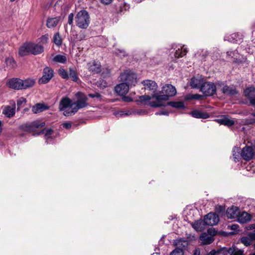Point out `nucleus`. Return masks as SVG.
Segmentation results:
<instances>
[{
	"instance_id": "f257e3e1",
	"label": "nucleus",
	"mask_w": 255,
	"mask_h": 255,
	"mask_svg": "<svg viewBox=\"0 0 255 255\" xmlns=\"http://www.w3.org/2000/svg\"><path fill=\"white\" fill-rule=\"evenodd\" d=\"M77 100L75 102L67 97L62 98L59 105V110L62 112L63 115L66 117L72 116L81 109L87 107L89 104L87 103V97L82 93L76 94Z\"/></svg>"
},
{
	"instance_id": "f03ea898",
	"label": "nucleus",
	"mask_w": 255,
	"mask_h": 255,
	"mask_svg": "<svg viewBox=\"0 0 255 255\" xmlns=\"http://www.w3.org/2000/svg\"><path fill=\"white\" fill-rule=\"evenodd\" d=\"M176 94V90L171 84H166L162 87V90L158 94H154L153 97H155L157 103H151L150 105L154 108L165 106V102L168 100L170 97H173Z\"/></svg>"
},
{
	"instance_id": "7ed1b4c3",
	"label": "nucleus",
	"mask_w": 255,
	"mask_h": 255,
	"mask_svg": "<svg viewBox=\"0 0 255 255\" xmlns=\"http://www.w3.org/2000/svg\"><path fill=\"white\" fill-rule=\"evenodd\" d=\"M76 25L80 28L86 29L90 23V16L87 11L81 10L78 11L75 17Z\"/></svg>"
},
{
	"instance_id": "20e7f679",
	"label": "nucleus",
	"mask_w": 255,
	"mask_h": 255,
	"mask_svg": "<svg viewBox=\"0 0 255 255\" xmlns=\"http://www.w3.org/2000/svg\"><path fill=\"white\" fill-rule=\"evenodd\" d=\"M120 80L122 83H126L129 87L134 86L136 83V75L132 71L127 70L121 73Z\"/></svg>"
},
{
	"instance_id": "39448f33",
	"label": "nucleus",
	"mask_w": 255,
	"mask_h": 255,
	"mask_svg": "<svg viewBox=\"0 0 255 255\" xmlns=\"http://www.w3.org/2000/svg\"><path fill=\"white\" fill-rule=\"evenodd\" d=\"M216 234V231L213 228L208 230L207 233H202L200 236V240L202 245H209L214 240V236Z\"/></svg>"
},
{
	"instance_id": "423d86ee",
	"label": "nucleus",
	"mask_w": 255,
	"mask_h": 255,
	"mask_svg": "<svg viewBox=\"0 0 255 255\" xmlns=\"http://www.w3.org/2000/svg\"><path fill=\"white\" fill-rule=\"evenodd\" d=\"M216 86L214 83L205 81L201 87L200 91L206 96H211L216 93Z\"/></svg>"
},
{
	"instance_id": "0eeeda50",
	"label": "nucleus",
	"mask_w": 255,
	"mask_h": 255,
	"mask_svg": "<svg viewBox=\"0 0 255 255\" xmlns=\"http://www.w3.org/2000/svg\"><path fill=\"white\" fill-rule=\"evenodd\" d=\"M255 154V145H247L243 148L241 151L242 157L245 160H250Z\"/></svg>"
},
{
	"instance_id": "6e6552de",
	"label": "nucleus",
	"mask_w": 255,
	"mask_h": 255,
	"mask_svg": "<svg viewBox=\"0 0 255 255\" xmlns=\"http://www.w3.org/2000/svg\"><path fill=\"white\" fill-rule=\"evenodd\" d=\"M204 220L206 225L213 226L218 223L219 218L216 214L209 213L205 216Z\"/></svg>"
},
{
	"instance_id": "1a4fd4ad",
	"label": "nucleus",
	"mask_w": 255,
	"mask_h": 255,
	"mask_svg": "<svg viewBox=\"0 0 255 255\" xmlns=\"http://www.w3.org/2000/svg\"><path fill=\"white\" fill-rule=\"evenodd\" d=\"M53 76V71L49 67H46L43 69L42 77L39 79L40 84H46L48 83Z\"/></svg>"
},
{
	"instance_id": "9d476101",
	"label": "nucleus",
	"mask_w": 255,
	"mask_h": 255,
	"mask_svg": "<svg viewBox=\"0 0 255 255\" xmlns=\"http://www.w3.org/2000/svg\"><path fill=\"white\" fill-rule=\"evenodd\" d=\"M172 47L175 50L174 56L176 58L184 56L187 52V48H185L184 46H182L181 44H174L172 45Z\"/></svg>"
},
{
	"instance_id": "9b49d317",
	"label": "nucleus",
	"mask_w": 255,
	"mask_h": 255,
	"mask_svg": "<svg viewBox=\"0 0 255 255\" xmlns=\"http://www.w3.org/2000/svg\"><path fill=\"white\" fill-rule=\"evenodd\" d=\"M129 86L126 83H122L117 85L115 87V91L120 96L126 95L129 91Z\"/></svg>"
},
{
	"instance_id": "f8f14e48",
	"label": "nucleus",
	"mask_w": 255,
	"mask_h": 255,
	"mask_svg": "<svg viewBox=\"0 0 255 255\" xmlns=\"http://www.w3.org/2000/svg\"><path fill=\"white\" fill-rule=\"evenodd\" d=\"M145 90H149L153 93H155L158 88L156 83L152 80H146L142 82Z\"/></svg>"
},
{
	"instance_id": "ddd939ff",
	"label": "nucleus",
	"mask_w": 255,
	"mask_h": 255,
	"mask_svg": "<svg viewBox=\"0 0 255 255\" xmlns=\"http://www.w3.org/2000/svg\"><path fill=\"white\" fill-rule=\"evenodd\" d=\"M245 95L249 99L252 105L255 106V88L249 87L244 91Z\"/></svg>"
},
{
	"instance_id": "4468645a",
	"label": "nucleus",
	"mask_w": 255,
	"mask_h": 255,
	"mask_svg": "<svg viewBox=\"0 0 255 255\" xmlns=\"http://www.w3.org/2000/svg\"><path fill=\"white\" fill-rule=\"evenodd\" d=\"M31 54L30 42L24 43L19 49V54L25 56Z\"/></svg>"
},
{
	"instance_id": "2eb2a0df",
	"label": "nucleus",
	"mask_w": 255,
	"mask_h": 255,
	"mask_svg": "<svg viewBox=\"0 0 255 255\" xmlns=\"http://www.w3.org/2000/svg\"><path fill=\"white\" fill-rule=\"evenodd\" d=\"M227 216L229 219H235L240 215V210L236 206H232L227 209Z\"/></svg>"
},
{
	"instance_id": "dca6fc26",
	"label": "nucleus",
	"mask_w": 255,
	"mask_h": 255,
	"mask_svg": "<svg viewBox=\"0 0 255 255\" xmlns=\"http://www.w3.org/2000/svg\"><path fill=\"white\" fill-rule=\"evenodd\" d=\"M215 121L220 125H223L227 126H232L235 124V121L229 119L226 116H222L220 118L215 120Z\"/></svg>"
},
{
	"instance_id": "f3484780",
	"label": "nucleus",
	"mask_w": 255,
	"mask_h": 255,
	"mask_svg": "<svg viewBox=\"0 0 255 255\" xmlns=\"http://www.w3.org/2000/svg\"><path fill=\"white\" fill-rule=\"evenodd\" d=\"M22 80L15 78L11 79L8 82V86L13 89L20 90L22 89Z\"/></svg>"
},
{
	"instance_id": "a211bd4d",
	"label": "nucleus",
	"mask_w": 255,
	"mask_h": 255,
	"mask_svg": "<svg viewBox=\"0 0 255 255\" xmlns=\"http://www.w3.org/2000/svg\"><path fill=\"white\" fill-rule=\"evenodd\" d=\"M219 86H221L223 85V87L221 89L223 93L225 94L229 95L231 96L235 95L238 94V92L235 87L233 86H228L227 85H224L223 84H218Z\"/></svg>"
},
{
	"instance_id": "6ab92c4d",
	"label": "nucleus",
	"mask_w": 255,
	"mask_h": 255,
	"mask_svg": "<svg viewBox=\"0 0 255 255\" xmlns=\"http://www.w3.org/2000/svg\"><path fill=\"white\" fill-rule=\"evenodd\" d=\"M139 99L142 104L148 105L151 107H152L150 104L151 103H157V100L155 97H153V95L152 96L148 95L141 96L139 97Z\"/></svg>"
},
{
	"instance_id": "aec40b11",
	"label": "nucleus",
	"mask_w": 255,
	"mask_h": 255,
	"mask_svg": "<svg viewBox=\"0 0 255 255\" xmlns=\"http://www.w3.org/2000/svg\"><path fill=\"white\" fill-rule=\"evenodd\" d=\"M88 69L92 73H99L101 72V65L99 62L93 61L88 64Z\"/></svg>"
},
{
	"instance_id": "412c9836",
	"label": "nucleus",
	"mask_w": 255,
	"mask_h": 255,
	"mask_svg": "<svg viewBox=\"0 0 255 255\" xmlns=\"http://www.w3.org/2000/svg\"><path fill=\"white\" fill-rule=\"evenodd\" d=\"M225 39L233 43H240L242 40V35L239 33H234L226 36Z\"/></svg>"
},
{
	"instance_id": "4be33fe9",
	"label": "nucleus",
	"mask_w": 255,
	"mask_h": 255,
	"mask_svg": "<svg viewBox=\"0 0 255 255\" xmlns=\"http://www.w3.org/2000/svg\"><path fill=\"white\" fill-rule=\"evenodd\" d=\"M205 81V80L201 77H193L191 79L190 86L193 88H200V90Z\"/></svg>"
},
{
	"instance_id": "5701e85b",
	"label": "nucleus",
	"mask_w": 255,
	"mask_h": 255,
	"mask_svg": "<svg viewBox=\"0 0 255 255\" xmlns=\"http://www.w3.org/2000/svg\"><path fill=\"white\" fill-rule=\"evenodd\" d=\"M15 104L14 103L12 107L9 106H5L2 110V114L6 117L11 118L15 113Z\"/></svg>"
},
{
	"instance_id": "b1692460",
	"label": "nucleus",
	"mask_w": 255,
	"mask_h": 255,
	"mask_svg": "<svg viewBox=\"0 0 255 255\" xmlns=\"http://www.w3.org/2000/svg\"><path fill=\"white\" fill-rule=\"evenodd\" d=\"M191 225L193 229L196 231H202L205 229V226H206L204 220L195 221L194 222L191 223Z\"/></svg>"
},
{
	"instance_id": "393cba45",
	"label": "nucleus",
	"mask_w": 255,
	"mask_h": 255,
	"mask_svg": "<svg viewBox=\"0 0 255 255\" xmlns=\"http://www.w3.org/2000/svg\"><path fill=\"white\" fill-rule=\"evenodd\" d=\"M31 54L37 55L42 53L44 51L43 47L33 42H30Z\"/></svg>"
},
{
	"instance_id": "a878e982",
	"label": "nucleus",
	"mask_w": 255,
	"mask_h": 255,
	"mask_svg": "<svg viewBox=\"0 0 255 255\" xmlns=\"http://www.w3.org/2000/svg\"><path fill=\"white\" fill-rule=\"evenodd\" d=\"M49 107L43 104L38 103L32 107V111L34 114L41 113L44 111L48 110Z\"/></svg>"
},
{
	"instance_id": "bb28decb",
	"label": "nucleus",
	"mask_w": 255,
	"mask_h": 255,
	"mask_svg": "<svg viewBox=\"0 0 255 255\" xmlns=\"http://www.w3.org/2000/svg\"><path fill=\"white\" fill-rule=\"evenodd\" d=\"M146 114V112L145 110L138 109V110H131L130 111H128L127 112L122 111L121 112V116H129L131 115H143Z\"/></svg>"
},
{
	"instance_id": "cd10ccee",
	"label": "nucleus",
	"mask_w": 255,
	"mask_h": 255,
	"mask_svg": "<svg viewBox=\"0 0 255 255\" xmlns=\"http://www.w3.org/2000/svg\"><path fill=\"white\" fill-rule=\"evenodd\" d=\"M251 216L248 213L243 212L238 217V221L239 222L244 224L250 221L251 220Z\"/></svg>"
},
{
	"instance_id": "c85d7f7f",
	"label": "nucleus",
	"mask_w": 255,
	"mask_h": 255,
	"mask_svg": "<svg viewBox=\"0 0 255 255\" xmlns=\"http://www.w3.org/2000/svg\"><path fill=\"white\" fill-rule=\"evenodd\" d=\"M59 20L60 17L48 18L47 20L46 25L49 28L54 27L58 24Z\"/></svg>"
},
{
	"instance_id": "c756f323",
	"label": "nucleus",
	"mask_w": 255,
	"mask_h": 255,
	"mask_svg": "<svg viewBox=\"0 0 255 255\" xmlns=\"http://www.w3.org/2000/svg\"><path fill=\"white\" fill-rule=\"evenodd\" d=\"M192 117L196 118L207 119L209 117V115L206 112H202L199 111H194L191 113Z\"/></svg>"
},
{
	"instance_id": "7c9ffc66",
	"label": "nucleus",
	"mask_w": 255,
	"mask_h": 255,
	"mask_svg": "<svg viewBox=\"0 0 255 255\" xmlns=\"http://www.w3.org/2000/svg\"><path fill=\"white\" fill-rule=\"evenodd\" d=\"M225 250H226V252L228 251L229 253H233L234 252L232 248L228 249L226 248H222L217 250H213L210 251L207 255H219Z\"/></svg>"
},
{
	"instance_id": "2f4dec72",
	"label": "nucleus",
	"mask_w": 255,
	"mask_h": 255,
	"mask_svg": "<svg viewBox=\"0 0 255 255\" xmlns=\"http://www.w3.org/2000/svg\"><path fill=\"white\" fill-rule=\"evenodd\" d=\"M232 152L234 161L235 162L239 161L242 157L240 148L238 147H235Z\"/></svg>"
},
{
	"instance_id": "473e14b6",
	"label": "nucleus",
	"mask_w": 255,
	"mask_h": 255,
	"mask_svg": "<svg viewBox=\"0 0 255 255\" xmlns=\"http://www.w3.org/2000/svg\"><path fill=\"white\" fill-rule=\"evenodd\" d=\"M35 84V81L32 79H27L24 81L22 80V89H27L32 87Z\"/></svg>"
},
{
	"instance_id": "72a5a7b5",
	"label": "nucleus",
	"mask_w": 255,
	"mask_h": 255,
	"mask_svg": "<svg viewBox=\"0 0 255 255\" xmlns=\"http://www.w3.org/2000/svg\"><path fill=\"white\" fill-rule=\"evenodd\" d=\"M45 125L44 122H42L39 121H34L29 124L28 127L31 129H34L39 128L43 127Z\"/></svg>"
},
{
	"instance_id": "f704fd0d",
	"label": "nucleus",
	"mask_w": 255,
	"mask_h": 255,
	"mask_svg": "<svg viewBox=\"0 0 255 255\" xmlns=\"http://www.w3.org/2000/svg\"><path fill=\"white\" fill-rule=\"evenodd\" d=\"M52 60L57 63H65L67 61V58L65 55L58 54L54 57Z\"/></svg>"
},
{
	"instance_id": "c9c22d12",
	"label": "nucleus",
	"mask_w": 255,
	"mask_h": 255,
	"mask_svg": "<svg viewBox=\"0 0 255 255\" xmlns=\"http://www.w3.org/2000/svg\"><path fill=\"white\" fill-rule=\"evenodd\" d=\"M53 133V130L50 128H44L41 130L38 134H44L45 140L47 142H48V139L50 138V135Z\"/></svg>"
},
{
	"instance_id": "e433bc0d",
	"label": "nucleus",
	"mask_w": 255,
	"mask_h": 255,
	"mask_svg": "<svg viewBox=\"0 0 255 255\" xmlns=\"http://www.w3.org/2000/svg\"><path fill=\"white\" fill-rule=\"evenodd\" d=\"M167 105L177 109H182L184 107V103L182 102H168Z\"/></svg>"
},
{
	"instance_id": "4c0bfd02",
	"label": "nucleus",
	"mask_w": 255,
	"mask_h": 255,
	"mask_svg": "<svg viewBox=\"0 0 255 255\" xmlns=\"http://www.w3.org/2000/svg\"><path fill=\"white\" fill-rule=\"evenodd\" d=\"M227 54L229 57L233 58L235 62H239V61L237 60L239 53L237 50H235L234 51H229L227 52Z\"/></svg>"
},
{
	"instance_id": "58836bf2",
	"label": "nucleus",
	"mask_w": 255,
	"mask_h": 255,
	"mask_svg": "<svg viewBox=\"0 0 255 255\" xmlns=\"http://www.w3.org/2000/svg\"><path fill=\"white\" fill-rule=\"evenodd\" d=\"M69 77H71L72 80L74 82H77L78 81V77L77 75L76 71L72 68H69Z\"/></svg>"
},
{
	"instance_id": "ea45409f",
	"label": "nucleus",
	"mask_w": 255,
	"mask_h": 255,
	"mask_svg": "<svg viewBox=\"0 0 255 255\" xmlns=\"http://www.w3.org/2000/svg\"><path fill=\"white\" fill-rule=\"evenodd\" d=\"M53 41L56 45L59 46L62 44V39L58 33L54 34L53 37Z\"/></svg>"
},
{
	"instance_id": "a19ab883",
	"label": "nucleus",
	"mask_w": 255,
	"mask_h": 255,
	"mask_svg": "<svg viewBox=\"0 0 255 255\" xmlns=\"http://www.w3.org/2000/svg\"><path fill=\"white\" fill-rule=\"evenodd\" d=\"M5 63L7 66H9L11 68H14L16 67V63L12 58H8L6 59Z\"/></svg>"
},
{
	"instance_id": "79ce46f5",
	"label": "nucleus",
	"mask_w": 255,
	"mask_h": 255,
	"mask_svg": "<svg viewBox=\"0 0 255 255\" xmlns=\"http://www.w3.org/2000/svg\"><path fill=\"white\" fill-rule=\"evenodd\" d=\"M241 242L246 246H250L252 243L249 236L242 237L241 238Z\"/></svg>"
},
{
	"instance_id": "37998d69",
	"label": "nucleus",
	"mask_w": 255,
	"mask_h": 255,
	"mask_svg": "<svg viewBox=\"0 0 255 255\" xmlns=\"http://www.w3.org/2000/svg\"><path fill=\"white\" fill-rule=\"evenodd\" d=\"M59 75L63 79H67L69 78V75L67 71L64 69L61 68L58 70Z\"/></svg>"
},
{
	"instance_id": "c03bdc74",
	"label": "nucleus",
	"mask_w": 255,
	"mask_h": 255,
	"mask_svg": "<svg viewBox=\"0 0 255 255\" xmlns=\"http://www.w3.org/2000/svg\"><path fill=\"white\" fill-rule=\"evenodd\" d=\"M26 100L23 97H20L17 100V106L18 109L20 108L22 105L25 104Z\"/></svg>"
},
{
	"instance_id": "a18cd8bd",
	"label": "nucleus",
	"mask_w": 255,
	"mask_h": 255,
	"mask_svg": "<svg viewBox=\"0 0 255 255\" xmlns=\"http://www.w3.org/2000/svg\"><path fill=\"white\" fill-rule=\"evenodd\" d=\"M170 255H183V252L181 249H176L171 252Z\"/></svg>"
},
{
	"instance_id": "49530a36",
	"label": "nucleus",
	"mask_w": 255,
	"mask_h": 255,
	"mask_svg": "<svg viewBox=\"0 0 255 255\" xmlns=\"http://www.w3.org/2000/svg\"><path fill=\"white\" fill-rule=\"evenodd\" d=\"M98 86L101 88H104L108 86V83L104 80H100L98 82Z\"/></svg>"
},
{
	"instance_id": "de8ad7c7",
	"label": "nucleus",
	"mask_w": 255,
	"mask_h": 255,
	"mask_svg": "<svg viewBox=\"0 0 255 255\" xmlns=\"http://www.w3.org/2000/svg\"><path fill=\"white\" fill-rule=\"evenodd\" d=\"M73 18H74V14L72 13H71L68 15V23L70 25H72L73 24Z\"/></svg>"
},
{
	"instance_id": "09e8293b",
	"label": "nucleus",
	"mask_w": 255,
	"mask_h": 255,
	"mask_svg": "<svg viewBox=\"0 0 255 255\" xmlns=\"http://www.w3.org/2000/svg\"><path fill=\"white\" fill-rule=\"evenodd\" d=\"M48 39V35H43L40 38V41L42 43H47Z\"/></svg>"
},
{
	"instance_id": "8fccbe9b",
	"label": "nucleus",
	"mask_w": 255,
	"mask_h": 255,
	"mask_svg": "<svg viewBox=\"0 0 255 255\" xmlns=\"http://www.w3.org/2000/svg\"><path fill=\"white\" fill-rule=\"evenodd\" d=\"M89 97L92 98H100L101 95L99 93H96L95 94H89Z\"/></svg>"
},
{
	"instance_id": "3c124183",
	"label": "nucleus",
	"mask_w": 255,
	"mask_h": 255,
	"mask_svg": "<svg viewBox=\"0 0 255 255\" xmlns=\"http://www.w3.org/2000/svg\"><path fill=\"white\" fill-rule=\"evenodd\" d=\"M234 252L232 254L233 255H243V251L242 250L235 251L234 249H232Z\"/></svg>"
},
{
	"instance_id": "603ef678",
	"label": "nucleus",
	"mask_w": 255,
	"mask_h": 255,
	"mask_svg": "<svg viewBox=\"0 0 255 255\" xmlns=\"http://www.w3.org/2000/svg\"><path fill=\"white\" fill-rule=\"evenodd\" d=\"M63 128L69 129L71 127V124L70 123H64L62 124Z\"/></svg>"
},
{
	"instance_id": "864d4df0",
	"label": "nucleus",
	"mask_w": 255,
	"mask_h": 255,
	"mask_svg": "<svg viewBox=\"0 0 255 255\" xmlns=\"http://www.w3.org/2000/svg\"><path fill=\"white\" fill-rule=\"evenodd\" d=\"M250 238L251 239V241H255V232L250 233L248 234Z\"/></svg>"
},
{
	"instance_id": "5fc2aeb1",
	"label": "nucleus",
	"mask_w": 255,
	"mask_h": 255,
	"mask_svg": "<svg viewBox=\"0 0 255 255\" xmlns=\"http://www.w3.org/2000/svg\"><path fill=\"white\" fill-rule=\"evenodd\" d=\"M101 2L104 4H109L112 3L113 0H100Z\"/></svg>"
},
{
	"instance_id": "6e6d98bb",
	"label": "nucleus",
	"mask_w": 255,
	"mask_h": 255,
	"mask_svg": "<svg viewBox=\"0 0 255 255\" xmlns=\"http://www.w3.org/2000/svg\"><path fill=\"white\" fill-rule=\"evenodd\" d=\"M202 96L199 94H194L192 95L191 98L193 99L200 100L201 99Z\"/></svg>"
},
{
	"instance_id": "4d7b16f0",
	"label": "nucleus",
	"mask_w": 255,
	"mask_h": 255,
	"mask_svg": "<svg viewBox=\"0 0 255 255\" xmlns=\"http://www.w3.org/2000/svg\"><path fill=\"white\" fill-rule=\"evenodd\" d=\"M156 115H168V112L167 111H161L155 114Z\"/></svg>"
},
{
	"instance_id": "13d9d810",
	"label": "nucleus",
	"mask_w": 255,
	"mask_h": 255,
	"mask_svg": "<svg viewBox=\"0 0 255 255\" xmlns=\"http://www.w3.org/2000/svg\"><path fill=\"white\" fill-rule=\"evenodd\" d=\"M239 228V226L236 224H233L230 226V229L234 231L238 230Z\"/></svg>"
},
{
	"instance_id": "bf43d9fd",
	"label": "nucleus",
	"mask_w": 255,
	"mask_h": 255,
	"mask_svg": "<svg viewBox=\"0 0 255 255\" xmlns=\"http://www.w3.org/2000/svg\"><path fill=\"white\" fill-rule=\"evenodd\" d=\"M123 101L127 102H129L132 101V99L130 97L128 96L124 97L123 98Z\"/></svg>"
},
{
	"instance_id": "052dcab7",
	"label": "nucleus",
	"mask_w": 255,
	"mask_h": 255,
	"mask_svg": "<svg viewBox=\"0 0 255 255\" xmlns=\"http://www.w3.org/2000/svg\"><path fill=\"white\" fill-rule=\"evenodd\" d=\"M193 255H200V251L199 249H196L194 252Z\"/></svg>"
},
{
	"instance_id": "680f3d73",
	"label": "nucleus",
	"mask_w": 255,
	"mask_h": 255,
	"mask_svg": "<svg viewBox=\"0 0 255 255\" xmlns=\"http://www.w3.org/2000/svg\"><path fill=\"white\" fill-rule=\"evenodd\" d=\"M229 254V253L227 251L226 252V250L224 251H223L222 253H221V254H222L223 255H228V254ZM233 253H230V254L232 255Z\"/></svg>"
},
{
	"instance_id": "e2e57ef3",
	"label": "nucleus",
	"mask_w": 255,
	"mask_h": 255,
	"mask_svg": "<svg viewBox=\"0 0 255 255\" xmlns=\"http://www.w3.org/2000/svg\"><path fill=\"white\" fill-rule=\"evenodd\" d=\"M250 229H254L255 231V224H253V225H251V226H250Z\"/></svg>"
},
{
	"instance_id": "0e129e2a",
	"label": "nucleus",
	"mask_w": 255,
	"mask_h": 255,
	"mask_svg": "<svg viewBox=\"0 0 255 255\" xmlns=\"http://www.w3.org/2000/svg\"><path fill=\"white\" fill-rule=\"evenodd\" d=\"M1 125H2L1 122L0 121V133H1V130H2Z\"/></svg>"
},
{
	"instance_id": "69168bd1",
	"label": "nucleus",
	"mask_w": 255,
	"mask_h": 255,
	"mask_svg": "<svg viewBox=\"0 0 255 255\" xmlns=\"http://www.w3.org/2000/svg\"><path fill=\"white\" fill-rule=\"evenodd\" d=\"M10 1H14L15 0H10Z\"/></svg>"
},
{
	"instance_id": "338daca9",
	"label": "nucleus",
	"mask_w": 255,
	"mask_h": 255,
	"mask_svg": "<svg viewBox=\"0 0 255 255\" xmlns=\"http://www.w3.org/2000/svg\"><path fill=\"white\" fill-rule=\"evenodd\" d=\"M255 255V254H253V255Z\"/></svg>"
},
{
	"instance_id": "774afa93",
	"label": "nucleus",
	"mask_w": 255,
	"mask_h": 255,
	"mask_svg": "<svg viewBox=\"0 0 255 255\" xmlns=\"http://www.w3.org/2000/svg\"><path fill=\"white\" fill-rule=\"evenodd\" d=\"M254 247H255V244L254 245Z\"/></svg>"
}]
</instances>
